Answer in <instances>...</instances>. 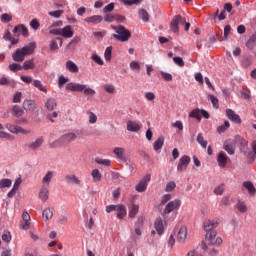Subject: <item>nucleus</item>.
<instances>
[{
    "label": "nucleus",
    "mask_w": 256,
    "mask_h": 256,
    "mask_svg": "<svg viewBox=\"0 0 256 256\" xmlns=\"http://www.w3.org/2000/svg\"><path fill=\"white\" fill-rule=\"evenodd\" d=\"M36 47H37V44H35V42H31L30 44L22 47L21 49H17L12 54L13 61H16V63H23V61H25V57L29 55H33Z\"/></svg>",
    "instance_id": "1"
},
{
    "label": "nucleus",
    "mask_w": 256,
    "mask_h": 256,
    "mask_svg": "<svg viewBox=\"0 0 256 256\" xmlns=\"http://www.w3.org/2000/svg\"><path fill=\"white\" fill-rule=\"evenodd\" d=\"M112 29L116 31L117 34H113V39L120 41L121 43H127L131 39V31H129L125 26H112Z\"/></svg>",
    "instance_id": "2"
},
{
    "label": "nucleus",
    "mask_w": 256,
    "mask_h": 256,
    "mask_svg": "<svg viewBox=\"0 0 256 256\" xmlns=\"http://www.w3.org/2000/svg\"><path fill=\"white\" fill-rule=\"evenodd\" d=\"M205 239L208 245H213L214 247H219L223 243V238L217 237V231L207 232Z\"/></svg>",
    "instance_id": "3"
},
{
    "label": "nucleus",
    "mask_w": 256,
    "mask_h": 256,
    "mask_svg": "<svg viewBox=\"0 0 256 256\" xmlns=\"http://www.w3.org/2000/svg\"><path fill=\"white\" fill-rule=\"evenodd\" d=\"M6 129L10 132L13 133L14 135H29L31 134V130H25L23 127L11 123H7L5 125Z\"/></svg>",
    "instance_id": "4"
},
{
    "label": "nucleus",
    "mask_w": 256,
    "mask_h": 256,
    "mask_svg": "<svg viewBox=\"0 0 256 256\" xmlns=\"http://www.w3.org/2000/svg\"><path fill=\"white\" fill-rule=\"evenodd\" d=\"M181 207V200L175 199L170 202H168V205L165 206L162 215H169L170 213H173V211H179Z\"/></svg>",
    "instance_id": "5"
},
{
    "label": "nucleus",
    "mask_w": 256,
    "mask_h": 256,
    "mask_svg": "<svg viewBox=\"0 0 256 256\" xmlns=\"http://www.w3.org/2000/svg\"><path fill=\"white\" fill-rule=\"evenodd\" d=\"M149 181H151V174H146L140 182L135 186V190L138 193H145L147 191V186L149 185Z\"/></svg>",
    "instance_id": "6"
},
{
    "label": "nucleus",
    "mask_w": 256,
    "mask_h": 256,
    "mask_svg": "<svg viewBox=\"0 0 256 256\" xmlns=\"http://www.w3.org/2000/svg\"><path fill=\"white\" fill-rule=\"evenodd\" d=\"M179 25H185V18L181 15H176L170 23L171 31H173V33H178Z\"/></svg>",
    "instance_id": "7"
},
{
    "label": "nucleus",
    "mask_w": 256,
    "mask_h": 256,
    "mask_svg": "<svg viewBox=\"0 0 256 256\" xmlns=\"http://www.w3.org/2000/svg\"><path fill=\"white\" fill-rule=\"evenodd\" d=\"M189 163H191V157L184 155L179 159L177 171L179 173H183V171H187V167L189 166Z\"/></svg>",
    "instance_id": "8"
},
{
    "label": "nucleus",
    "mask_w": 256,
    "mask_h": 256,
    "mask_svg": "<svg viewBox=\"0 0 256 256\" xmlns=\"http://www.w3.org/2000/svg\"><path fill=\"white\" fill-rule=\"evenodd\" d=\"M66 91H72L73 93H83L85 89V84L70 82L66 84Z\"/></svg>",
    "instance_id": "9"
},
{
    "label": "nucleus",
    "mask_w": 256,
    "mask_h": 256,
    "mask_svg": "<svg viewBox=\"0 0 256 256\" xmlns=\"http://www.w3.org/2000/svg\"><path fill=\"white\" fill-rule=\"evenodd\" d=\"M228 161H229V156H227L225 152L221 151L218 153L217 163L221 169H225L227 167Z\"/></svg>",
    "instance_id": "10"
},
{
    "label": "nucleus",
    "mask_w": 256,
    "mask_h": 256,
    "mask_svg": "<svg viewBox=\"0 0 256 256\" xmlns=\"http://www.w3.org/2000/svg\"><path fill=\"white\" fill-rule=\"evenodd\" d=\"M64 179L68 183V185H83V180H80V178L77 177L75 174L66 175Z\"/></svg>",
    "instance_id": "11"
},
{
    "label": "nucleus",
    "mask_w": 256,
    "mask_h": 256,
    "mask_svg": "<svg viewBox=\"0 0 256 256\" xmlns=\"http://www.w3.org/2000/svg\"><path fill=\"white\" fill-rule=\"evenodd\" d=\"M77 140V134L70 132L62 135L60 137V141L63 143V145H69V143H73V141Z\"/></svg>",
    "instance_id": "12"
},
{
    "label": "nucleus",
    "mask_w": 256,
    "mask_h": 256,
    "mask_svg": "<svg viewBox=\"0 0 256 256\" xmlns=\"http://www.w3.org/2000/svg\"><path fill=\"white\" fill-rule=\"evenodd\" d=\"M45 139L43 138V136L36 138L35 141L29 143L27 145L28 149H30V151H37V149H39L41 147V145H43Z\"/></svg>",
    "instance_id": "13"
},
{
    "label": "nucleus",
    "mask_w": 256,
    "mask_h": 256,
    "mask_svg": "<svg viewBox=\"0 0 256 256\" xmlns=\"http://www.w3.org/2000/svg\"><path fill=\"white\" fill-rule=\"evenodd\" d=\"M226 115L230 121L236 123L237 125H241V117L235 113V111L231 109H226Z\"/></svg>",
    "instance_id": "14"
},
{
    "label": "nucleus",
    "mask_w": 256,
    "mask_h": 256,
    "mask_svg": "<svg viewBox=\"0 0 256 256\" xmlns=\"http://www.w3.org/2000/svg\"><path fill=\"white\" fill-rule=\"evenodd\" d=\"M154 229H156L158 235H163V233H165V224L161 217L156 218L154 222Z\"/></svg>",
    "instance_id": "15"
},
{
    "label": "nucleus",
    "mask_w": 256,
    "mask_h": 256,
    "mask_svg": "<svg viewBox=\"0 0 256 256\" xmlns=\"http://www.w3.org/2000/svg\"><path fill=\"white\" fill-rule=\"evenodd\" d=\"M218 226H219L218 221H211V220H206L203 224L204 231H206V233H211V231H215L214 229L217 228Z\"/></svg>",
    "instance_id": "16"
},
{
    "label": "nucleus",
    "mask_w": 256,
    "mask_h": 256,
    "mask_svg": "<svg viewBox=\"0 0 256 256\" xmlns=\"http://www.w3.org/2000/svg\"><path fill=\"white\" fill-rule=\"evenodd\" d=\"M59 46L63 47V39H61L60 37H57L50 41V50L51 51H57V49H59Z\"/></svg>",
    "instance_id": "17"
},
{
    "label": "nucleus",
    "mask_w": 256,
    "mask_h": 256,
    "mask_svg": "<svg viewBox=\"0 0 256 256\" xmlns=\"http://www.w3.org/2000/svg\"><path fill=\"white\" fill-rule=\"evenodd\" d=\"M127 131H131L132 133H137L138 131H141V125L135 121L129 120L127 122Z\"/></svg>",
    "instance_id": "18"
},
{
    "label": "nucleus",
    "mask_w": 256,
    "mask_h": 256,
    "mask_svg": "<svg viewBox=\"0 0 256 256\" xmlns=\"http://www.w3.org/2000/svg\"><path fill=\"white\" fill-rule=\"evenodd\" d=\"M73 35L74 33L71 25H67L64 28H61V36L64 37L65 39H71Z\"/></svg>",
    "instance_id": "19"
},
{
    "label": "nucleus",
    "mask_w": 256,
    "mask_h": 256,
    "mask_svg": "<svg viewBox=\"0 0 256 256\" xmlns=\"http://www.w3.org/2000/svg\"><path fill=\"white\" fill-rule=\"evenodd\" d=\"M39 199L45 203L49 199V186H42L38 195Z\"/></svg>",
    "instance_id": "20"
},
{
    "label": "nucleus",
    "mask_w": 256,
    "mask_h": 256,
    "mask_svg": "<svg viewBox=\"0 0 256 256\" xmlns=\"http://www.w3.org/2000/svg\"><path fill=\"white\" fill-rule=\"evenodd\" d=\"M185 239H187V226H182L179 229L177 241L178 243H185Z\"/></svg>",
    "instance_id": "21"
},
{
    "label": "nucleus",
    "mask_w": 256,
    "mask_h": 256,
    "mask_svg": "<svg viewBox=\"0 0 256 256\" xmlns=\"http://www.w3.org/2000/svg\"><path fill=\"white\" fill-rule=\"evenodd\" d=\"M53 176V171H48L42 178V186L49 187L51 185V181L53 180Z\"/></svg>",
    "instance_id": "22"
},
{
    "label": "nucleus",
    "mask_w": 256,
    "mask_h": 256,
    "mask_svg": "<svg viewBox=\"0 0 256 256\" xmlns=\"http://www.w3.org/2000/svg\"><path fill=\"white\" fill-rule=\"evenodd\" d=\"M113 153L121 161H127V157H125V148L116 147L113 149Z\"/></svg>",
    "instance_id": "23"
},
{
    "label": "nucleus",
    "mask_w": 256,
    "mask_h": 256,
    "mask_svg": "<svg viewBox=\"0 0 256 256\" xmlns=\"http://www.w3.org/2000/svg\"><path fill=\"white\" fill-rule=\"evenodd\" d=\"M117 217L119 219H125L127 216V208L123 204H118V208L116 209Z\"/></svg>",
    "instance_id": "24"
},
{
    "label": "nucleus",
    "mask_w": 256,
    "mask_h": 256,
    "mask_svg": "<svg viewBox=\"0 0 256 256\" xmlns=\"http://www.w3.org/2000/svg\"><path fill=\"white\" fill-rule=\"evenodd\" d=\"M163 145H165V137L160 136L153 144L154 151H161V149H163Z\"/></svg>",
    "instance_id": "25"
},
{
    "label": "nucleus",
    "mask_w": 256,
    "mask_h": 256,
    "mask_svg": "<svg viewBox=\"0 0 256 256\" xmlns=\"http://www.w3.org/2000/svg\"><path fill=\"white\" fill-rule=\"evenodd\" d=\"M66 69L67 71H69L70 73H79V67L77 66V64H75V62H73L72 60H68L66 62Z\"/></svg>",
    "instance_id": "26"
},
{
    "label": "nucleus",
    "mask_w": 256,
    "mask_h": 256,
    "mask_svg": "<svg viewBox=\"0 0 256 256\" xmlns=\"http://www.w3.org/2000/svg\"><path fill=\"white\" fill-rule=\"evenodd\" d=\"M57 107V100L54 98H48L45 102V108L47 111H53Z\"/></svg>",
    "instance_id": "27"
},
{
    "label": "nucleus",
    "mask_w": 256,
    "mask_h": 256,
    "mask_svg": "<svg viewBox=\"0 0 256 256\" xmlns=\"http://www.w3.org/2000/svg\"><path fill=\"white\" fill-rule=\"evenodd\" d=\"M86 23H94V25H97V23H101L103 21V16L94 15L92 17H87L84 19Z\"/></svg>",
    "instance_id": "28"
},
{
    "label": "nucleus",
    "mask_w": 256,
    "mask_h": 256,
    "mask_svg": "<svg viewBox=\"0 0 256 256\" xmlns=\"http://www.w3.org/2000/svg\"><path fill=\"white\" fill-rule=\"evenodd\" d=\"M23 109L25 111H35V101H33V100H25L23 102Z\"/></svg>",
    "instance_id": "29"
},
{
    "label": "nucleus",
    "mask_w": 256,
    "mask_h": 256,
    "mask_svg": "<svg viewBox=\"0 0 256 256\" xmlns=\"http://www.w3.org/2000/svg\"><path fill=\"white\" fill-rule=\"evenodd\" d=\"M13 33H17L18 35H21V33L22 35H27L28 29L27 27H25V25L20 24L18 26H15Z\"/></svg>",
    "instance_id": "30"
},
{
    "label": "nucleus",
    "mask_w": 256,
    "mask_h": 256,
    "mask_svg": "<svg viewBox=\"0 0 256 256\" xmlns=\"http://www.w3.org/2000/svg\"><path fill=\"white\" fill-rule=\"evenodd\" d=\"M22 69L29 71V69H35V59L26 60L23 63Z\"/></svg>",
    "instance_id": "31"
},
{
    "label": "nucleus",
    "mask_w": 256,
    "mask_h": 256,
    "mask_svg": "<svg viewBox=\"0 0 256 256\" xmlns=\"http://www.w3.org/2000/svg\"><path fill=\"white\" fill-rule=\"evenodd\" d=\"M138 213H139V205L132 204L131 207L129 208V217L133 219L137 216Z\"/></svg>",
    "instance_id": "32"
},
{
    "label": "nucleus",
    "mask_w": 256,
    "mask_h": 256,
    "mask_svg": "<svg viewBox=\"0 0 256 256\" xmlns=\"http://www.w3.org/2000/svg\"><path fill=\"white\" fill-rule=\"evenodd\" d=\"M243 187H245V189H247V191L249 192V195H255L256 189H255V186L253 185V183L246 181L243 183Z\"/></svg>",
    "instance_id": "33"
},
{
    "label": "nucleus",
    "mask_w": 256,
    "mask_h": 256,
    "mask_svg": "<svg viewBox=\"0 0 256 256\" xmlns=\"http://www.w3.org/2000/svg\"><path fill=\"white\" fill-rule=\"evenodd\" d=\"M0 139H8V141L13 140L12 135L5 132V128L3 127V124H0Z\"/></svg>",
    "instance_id": "34"
},
{
    "label": "nucleus",
    "mask_w": 256,
    "mask_h": 256,
    "mask_svg": "<svg viewBox=\"0 0 256 256\" xmlns=\"http://www.w3.org/2000/svg\"><path fill=\"white\" fill-rule=\"evenodd\" d=\"M42 217H43V219H45V221H49V220L53 219V209L46 208L42 212Z\"/></svg>",
    "instance_id": "35"
},
{
    "label": "nucleus",
    "mask_w": 256,
    "mask_h": 256,
    "mask_svg": "<svg viewBox=\"0 0 256 256\" xmlns=\"http://www.w3.org/2000/svg\"><path fill=\"white\" fill-rule=\"evenodd\" d=\"M138 15H139L140 19H142V21H144V23H148V21H149V13L147 12V10L140 9L138 11Z\"/></svg>",
    "instance_id": "36"
},
{
    "label": "nucleus",
    "mask_w": 256,
    "mask_h": 256,
    "mask_svg": "<svg viewBox=\"0 0 256 256\" xmlns=\"http://www.w3.org/2000/svg\"><path fill=\"white\" fill-rule=\"evenodd\" d=\"M86 115H88V121H89L90 125H95V123H97V115L95 113L88 110L86 112Z\"/></svg>",
    "instance_id": "37"
},
{
    "label": "nucleus",
    "mask_w": 256,
    "mask_h": 256,
    "mask_svg": "<svg viewBox=\"0 0 256 256\" xmlns=\"http://www.w3.org/2000/svg\"><path fill=\"white\" fill-rule=\"evenodd\" d=\"M91 176H92L93 181H94L95 183H98L99 181H101L102 175H101V172L99 171V169H94V170H92Z\"/></svg>",
    "instance_id": "38"
},
{
    "label": "nucleus",
    "mask_w": 256,
    "mask_h": 256,
    "mask_svg": "<svg viewBox=\"0 0 256 256\" xmlns=\"http://www.w3.org/2000/svg\"><path fill=\"white\" fill-rule=\"evenodd\" d=\"M224 149L228 152V155H235V144L226 142Z\"/></svg>",
    "instance_id": "39"
},
{
    "label": "nucleus",
    "mask_w": 256,
    "mask_h": 256,
    "mask_svg": "<svg viewBox=\"0 0 256 256\" xmlns=\"http://www.w3.org/2000/svg\"><path fill=\"white\" fill-rule=\"evenodd\" d=\"M197 143H199V145H201V147H203V149H207L208 142H207V140H205L202 133L198 134Z\"/></svg>",
    "instance_id": "40"
},
{
    "label": "nucleus",
    "mask_w": 256,
    "mask_h": 256,
    "mask_svg": "<svg viewBox=\"0 0 256 256\" xmlns=\"http://www.w3.org/2000/svg\"><path fill=\"white\" fill-rule=\"evenodd\" d=\"M208 99H209V101H211V103L215 109H219V99L217 97H215V95L209 94Z\"/></svg>",
    "instance_id": "41"
},
{
    "label": "nucleus",
    "mask_w": 256,
    "mask_h": 256,
    "mask_svg": "<svg viewBox=\"0 0 256 256\" xmlns=\"http://www.w3.org/2000/svg\"><path fill=\"white\" fill-rule=\"evenodd\" d=\"M33 85L34 87H36V89H39V91H43V93H47V88L43 86V83H41L40 80H34Z\"/></svg>",
    "instance_id": "42"
},
{
    "label": "nucleus",
    "mask_w": 256,
    "mask_h": 256,
    "mask_svg": "<svg viewBox=\"0 0 256 256\" xmlns=\"http://www.w3.org/2000/svg\"><path fill=\"white\" fill-rule=\"evenodd\" d=\"M23 109H21V107L19 106H14L12 109V114L14 115V117H23Z\"/></svg>",
    "instance_id": "43"
},
{
    "label": "nucleus",
    "mask_w": 256,
    "mask_h": 256,
    "mask_svg": "<svg viewBox=\"0 0 256 256\" xmlns=\"http://www.w3.org/2000/svg\"><path fill=\"white\" fill-rule=\"evenodd\" d=\"M229 127H231V124L229 123V121H225L223 125L217 128V132L221 135V133H225V131H227Z\"/></svg>",
    "instance_id": "44"
},
{
    "label": "nucleus",
    "mask_w": 256,
    "mask_h": 256,
    "mask_svg": "<svg viewBox=\"0 0 256 256\" xmlns=\"http://www.w3.org/2000/svg\"><path fill=\"white\" fill-rule=\"evenodd\" d=\"M189 117L193 119H197V121H201V110L194 109L190 114Z\"/></svg>",
    "instance_id": "45"
},
{
    "label": "nucleus",
    "mask_w": 256,
    "mask_h": 256,
    "mask_svg": "<svg viewBox=\"0 0 256 256\" xmlns=\"http://www.w3.org/2000/svg\"><path fill=\"white\" fill-rule=\"evenodd\" d=\"M11 185H12L11 179L4 178L0 180V189H5L6 187L9 188L11 187Z\"/></svg>",
    "instance_id": "46"
},
{
    "label": "nucleus",
    "mask_w": 256,
    "mask_h": 256,
    "mask_svg": "<svg viewBox=\"0 0 256 256\" xmlns=\"http://www.w3.org/2000/svg\"><path fill=\"white\" fill-rule=\"evenodd\" d=\"M65 83H69V78H66L65 76H59L58 78V87L59 89L63 88V85H65Z\"/></svg>",
    "instance_id": "47"
},
{
    "label": "nucleus",
    "mask_w": 256,
    "mask_h": 256,
    "mask_svg": "<svg viewBox=\"0 0 256 256\" xmlns=\"http://www.w3.org/2000/svg\"><path fill=\"white\" fill-rule=\"evenodd\" d=\"M10 71H13V73H17V71H21L23 69V66H21L18 63H12L9 65Z\"/></svg>",
    "instance_id": "48"
},
{
    "label": "nucleus",
    "mask_w": 256,
    "mask_h": 256,
    "mask_svg": "<svg viewBox=\"0 0 256 256\" xmlns=\"http://www.w3.org/2000/svg\"><path fill=\"white\" fill-rule=\"evenodd\" d=\"M130 69H132V71H137V73H139L141 71V65H139V62L137 61H132L130 63Z\"/></svg>",
    "instance_id": "49"
},
{
    "label": "nucleus",
    "mask_w": 256,
    "mask_h": 256,
    "mask_svg": "<svg viewBox=\"0 0 256 256\" xmlns=\"http://www.w3.org/2000/svg\"><path fill=\"white\" fill-rule=\"evenodd\" d=\"M96 163H98V165H104L105 167H109L111 166V160L109 159H96L95 160Z\"/></svg>",
    "instance_id": "50"
},
{
    "label": "nucleus",
    "mask_w": 256,
    "mask_h": 256,
    "mask_svg": "<svg viewBox=\"0 0 256 256\" xmlns=\"http://www.w3.org/2000/svg\"><path fill=\"white\" fill-rule=\"evenodd\" d=\"M112 51H113V47L109 46L106 48L105 53H104V57H105L106 61H111Z\"/></svg>",
    "instance_id": "51"
},
{
    "label": "nucleus",
    "mask_w": 256,
    "mask_h": 256,
    "mask_svg": "<svg viewBox=\"0 0 256 256\" xmlns=\"http://www.w3.org/2000/svg\"><path fill=\"white\" fill-rule=\"evenodd\" d=\"M1 21L2 23H9L13 21V17L7 13H4L1 15Z\"/></svg>",
    "instance_id": "52"
},
{
    "label": "nucleus",
    "mask_w": 256,
    "mask_h": 256,
    "mask_svg": "<svg viewBox=\"0 0 256 256\" xmlns=\"http://www.w3.org/2000/svg\"><path fill=\"white\" fill-rule=\"evenodd\" d=\"M48 15L50 17H54V19H59V17H61V15H63V10L52 11V12H49Z\"/></svg>",
    "instance_id": "53"
},
{
    "label": "nucleus",
    "mask_w": 256,
    "mask_h": 256,
    "mask_svg": "<svg viewBox=\"0 0 256 256\" xmlns=\"http://www.w3.org/2000/svg\"><path fill=\"white\" fill-rule=\"evenodd\" d=\"M2 241H4L5 243H10V241H11V232L4 231V233L2 234Z\"/></svg>",
    "instance_id": "54"
},
{
    "label": "nucleus",
    "mask_w": 256,
    "mask_h": 256,
    "mask_svg": "<svg viewBox=\"0 0 256 256\" xmlns=\"http://www.w3.org/2000/svg\"><path fill=\"white\" fill-rule=\"evenodd\" d=\"M160 75L162 76V79H164V81H173V75H171V73L161 71Z\"/></svg>",
    "instance_id": "55"
},
{
    "label": "nucleus",
    "mask_w": 256,
    "mask_h": 256,
    "mask_svg": "<svg viewBox=\"0 0 256 256\" xmlns=\"http://www.w3.org/2000/svg\"><path fill=\"white\" fill-rule=\"evenodd\" d=\"M237 209L240 211V213H247V205H245L243 202L237 203Z\"/></svg>",
    "instance_id": "56"
},
{
    "label": "nucleus",
    "mask_w": 256,
    "mask_h": 256,
    "mask_svg": "<svg viewBox=\"0 0 256 256\" xmlns=\"http://www.w3.org/2000/svg\"><path fill=\"white\" fill-rule=\"evenodd\" d=\"M104 90L106 91V93L113 94L115 93V86L113 84H106L104 85Z\"/></svg>",
    "instance_id": "57"
},
{
    "label": "nucleus",
    "mask_w": 256,
    "mask_h": 256,
    "mask_svg": "<svg viewBox=\"0 0 256 256\" xmlns=\"http://www.w3.org/2000/svg\"><path fill=\"white\" fill-rule=\"evenodd\" d=\"M115 9V3H110L107 6L104 7L103 13L108 14L111 13Z\"/></svg>",
    "instance_id": "58"
},
{
    "label": "nucleus",
    "mask_w": 256,
    "mask_h": 256,
    "mask_svg": "<svg viewBox=\"0 0 256 256\" xmlns=\"http://www.w3.org/2000/svg\"><path fill=\"white\" fill-rule=\"evenodd\" d=\"M30 27L32 29H34V31H37V29H39V27H41V24L39 23V21L37 19H33L31 22H30Z\"/></svg>",
    "instance_id": "59"
},
{
    "label": "nucleus",
    "mask_w": 256,
    "mask_h": 256,
    "mask_svg": "<svg viewBox=\"0 0 256 256\" xmlns=\"http://www.w3.org/2000/svg\"><path fill=\"white\" fill-rule=\"evenodd\" d=\"M225 191V185L221 184L214 189L215 195H221Z\"/></svg>",
    "instance_id": "60"
},
{
    "label": "nucleus",
    "mask_w": 256,
    "mask_h": 256,
    "mask_svg": "<svg viewBox=\"0 0 256 256\" xmlns=\"http://www.w3.org/2000/svg\"><path fill=\"white\" fill-rule=\"evenodd\" d=\"M104 21H106L107 23H113V21H115V15L110 13L105 14Z\"/></svg>",
    "instance_id": "61"
},
{
    "label": "nucleus",
    "mask_w": 256,
    "mask_h": 256,
    "mask_svg": "<svg viewBox=\"0 0 256 256\" xmlns=\"http://www.w3.org/2000/svg\"><path fill=\"white\" fill-rule=\"evenodd\" d=\"M84 95H90L93 96L95 95V90H93L92 88H88L87 85L84 86V90H83Z\"/></svg>",
    "instance_id": "62"
},
{
    "label": "nucleus",
    "mask_w": 256,
    "mask_h": 256,
    "mask_svg": "<svg viewBox=\"0 0 256 256\" xmlns=\"http://www.w3.org/2000/svg\"><path fill=\"white\" fill-rule=\"evenodd\" d=\"M144 97L147 101H155V93L153 92H146Z\"/></svg>",
    "instance_id": "63"
},
{
    "label": "nucleus",
    "mask_w": 256,
    "mask_h": 256,
    "mask_svg": "<svg viewBox=\"0 0 256 256\" xmlns=\"http://www.w3.org/2000/svg\"><path fill=\"white\" fill-rule=\"evenodd\" d=\"M255 45H256V41L251 38H249L248 41L246 42L247 49L251 50L255 47Z\"/></svg>",
    "instance_id": "64"
}]
</instances>
